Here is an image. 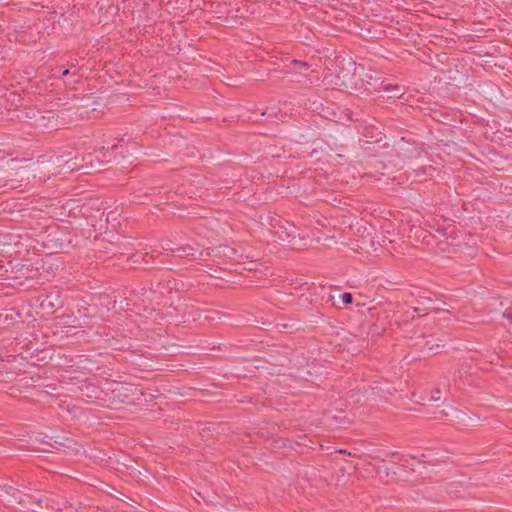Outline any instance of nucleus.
Masks as SVG:
<instances>
[{"label":"nucleus","mask_w":512,"mask_h":512,"mask_svg":"<svg viewBox=\"0 0 512 512\" xmlns=\"http://www.w3.org/2000/svg\"><path fill=\"white\" fill-rule=\"evenodd\" d=\"M397 466L395 464H390V465H386L383 467V469H381L379 471V473H382V472H385L386 474H388V472L391 470L395 473L394 469L396 468Z\"/></svg>","instance_id":"obj_1"},{"label":"nucleus","mask_w":512,"mask_h":512,"mask_svg":"<svg viewBox=\"0 0 512 512\" xmlns=\"http://www.w3.org/2000/svg\"><path fill=\"white\" fill-rule=\"evenodd\" d=\"M341 297L345 304H350L352 302V295L350 293H344Z\"/></svg>","instance_id":"obj_2"}]
</instances>
